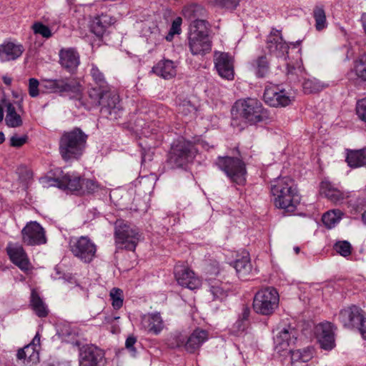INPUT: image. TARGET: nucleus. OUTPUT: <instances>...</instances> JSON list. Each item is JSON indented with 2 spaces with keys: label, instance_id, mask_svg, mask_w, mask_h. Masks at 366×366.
<instances>
[{
  "label": "nucleus",
  "instance_id": "nucleus-8",
  "mask_svg": "<svg viewBox=\"0 0 366 366\" xmlns=\"http://www.w3.org/2000/svg\"><path fill=\"white\" fill-rule=\"evenodd\" d=\"M215 164L232 182L239 185H244L246 183L247 167L242 159L229 156H219L217 158Z\"/></svg>",
  "mask_w": 366,
  "mask_h": 366
},
{
  "label": "nucleus",
  "instance_id": "nucleus-29",
  "mask_svg": "<svg viewBox=\"0 0 366 366\" xmlns=\"http://www.w3.org/2000/svg\"><path fill=\"white\" fill-rule=\"evenodd\" d=\"M29 307L39 318H45L49 314L48 306L44 302L39 292L36 288H31V290Z\"/></svg>",
  "mask_w": 366,
  "mask_h": 366
},
{
  "label": "nucleus",
  "instance_id": "nucleus-19",
  "mask_svg": "<svg viewBox=\"0 0 366 366\" xmlns=\"http://www.w3.org/2000/svg\"><path fill=\"white\" fill-rule=\"evenodd\" d=\"M365 315V312L360 307L352 305L340 311L338 319L344 327L355 329L362 321Z\"/></svg>",
  "mask_w": 366,
  "mask_h": 366
},
{
  "label": "nucleus",
  "instance_id": "nucleus-6",
  "mask_svg": "<svg viewBox=\"0 0 366 366\" xmlns=\"http://www.w3.org/2000/svg\"><path fill=\"white\" fill-rule=\"evenodd\" d=\"M197 153L194 143L184 138L178 139L171 145L167 163L172 169L184 168L193 163Z\"/></svg>",
  "mask_w": 366,
  "mask_h": 366
},
{
  "label": "nucleus",
  "instance_id": "nucleus-23",
  "mask_svg": "<svg viewBox=\"0 0 366 366\" xmlns=\"http://www.w3.org/2000/svg\"><path fill=\"white\" fill-rule=\"evenodd\" d=\"M317 338L320 347L331 350L335 345L333 325L330 322H324L317 327Z\"/></svg>",
  "mask_w": 366,
  "mask_h": 366
},
{
  "label": "nucleus",
  "instance_id": "nucleus-28",
  "mask_svg": "<svg viewBox=\"0 0 366 366\" xmlns=\"http://www.w3.org/2000/svg\"><path fill=\"white\" fill-rule=\"evenodd\" d=\"M115 23V19L107 14L95 16L90 23V31L97 37H102L107 29Z\"/></svg>",
  "mask_w": 366,
  "mask_h": 366
},
{
  "label": "nucleus",
  "instance_id": "nucleus-32",
  "mask_svg": "<svg viewBox=\"0 0 366 366\" xmlns=\"http://www.w3.org/2000/svg\"><path fill=\"white\" fill-rule=\"evenodd\" d=\"M152 72L164 79H170L176 76L177 69L174 61L162 59L152 67Z\"/></svg>",
  "mask_w": 366,
  "mask_h": 366
},
{
  "label": "nucleus",
  "instance_id": "nucleus-4",
  "mask_svg": "<svg viewBox=\"0 0 366 366\" xmlns=\"http://www.w3.org/2000/svg\"><path fill=\"white\" fill-rule=\"evenodd\" d=\"M88 139V135L80 128L64 131L59 142V151L65 162L77 160L83 155Z\"/></svg>",
  "mask_w": 366,
  "mask_h": 366
},
{
  "label": "nucleus",
  "instance_id": "nucleus-16",
  "mask_svg": "<svg viewBox=\"0 0 366 366\" xmlns=\"http://www.w3.org/2000/svg\"><path fill=\"white\" fill-rule=\"evenodd\" d=\"M266 49L271 55L282 57L288 53L290 49L283 39L281 30L272 28L266 39Z\"/></svg>",
  "mask_w": 366,
  "mask_h": 366
},
{
  "label": "nucleus",
  "instance_id": "nucleus-14",
  "mask_svg": "<svg viewBox=\"0 0 366 366\" xmlns=\"http://www.w3.org/2000/svg\"><path fill=\"white\" fill-rule=\"evenodd\" d=\"M105 362V352L98 346L86 344L79 348V366H104Z\"/></svg>",
  "mask_w": 366,
  "mask_h": 366
},
{
  "label": "nucleus",
  "instance_id": "nucleus-18",
  "mask_svg": "<svg viewBox=\"0 0 366 366\" xmlns=\"http://www.w3.org/2000/svg\"><path fill=\"white\" fill-rule=\"evenodd\" d=\"M214 66L222 78L227 80L234 79V59L229 54L226 52L215 53Z\"/></svg>",
  "mask_w": 366,
  "mask_h": 366
},
{
  "label": "nucleus",
  "instance_id": "nucleus-5",
  "mask_svg": "<svg viewBox=\"0 0 366 366\" xmlns=\"http://www.w3.org/2000/svg\"><path fill=\"white\" fill-rule=\"evenodd\" d=\"M89 97L95 106L101 107V112L107 118L118 119L122 113L119 96L109 88L101 90L91 88L88 91Z\"/></svg>",
  "mask_w": 366,
  "mask_h": 366
},
{
  "label": "nucleus",
  "instance_id": "nucleus-17",
  "mask_svg": "<svg viewBox=\"0 0 366 366\" xmlns=\"http://www.w3.org/2000/svg\"><path fill=\"white\" fill-rule=\"evenodd\" d=\"M298 336V330L291 325L282 328L274 338L275 350L278 352L288 350L291 345L295 343Z\"/></svg>",
  "mask_w": 366,
  "mask_h": 366
},
{
  "label": "nucleus",
  "instance_id": "nucleus-43",
  "mask_svg": "<svg viewBox=\"0 0 366 366\" xmlns=\"http://www.w3.org/2000/svg\"><path fill=\"white\" fill-rule=\"evenodd\" d=\"M109 297L113 308L116 310H119L124 302L123 291L121 289L114 287L109 292Z\"/></svg>",
  "mask_w": 366,
  "mask_h": 366
},
{
  "label": "nucleus",
  "instance_id": "nucleus-52",
  "mask_svg": "<svg viewBox=\"0 0 366 366\" xmlns=\"http://www.w3.org/2000/svg\"><path fill=\"white\" fill-rule=\"evenodd\" d=\"M39 81L36 79L31 78L29 82V94L31 97H36L39 95Z\"/></svg>",
  "mask_w": 366,
  "mask_h": 366
},
{
  "label": "nucleus",
  "instance_id": "nucleus-22",
  "mask_svg": "<svg viewBox=\"0 0 366 366\" xmlns=\"http://www.w3.org/2000/svg\"><path fill=\"white\" fill-rule=\"evenodd\" d=\"M59 64L68 72L74 73L80 64V56L74 48H62L59 52Z\"/></svg>",
  "mask_w": 366,
  "mask_h": 366
},
{
  "label": "nucleus",
  "instance_id": "nucleus-9",
  "mask_svg": "<svg viewBox=\"0 0 366 366\" xmlns=\"http://www.w3.org/2000/svg\"><path fill=\"white\" fill-rule=\"evenodd\" d=\"M69 249L72 255L84 264H90L97 257V245L88 236L71 237Z\"/></svg>",
  "mask_w": 366,
  "mask_h": 366
},
{
  "label": "nucleus",
  "instance_id": "nucleus-30",
  "mask_svg": "<svg viewBox=\"0 0 366 366\" xmlns=\"http://www.w3.org/2000/svg\"><path fill=\"white\" fill-rule=\"evenodd\" d=\"M249 66L257 79L266 78L270 72V61L266 54L254 58L249 62Z\"/></svg>",
  "mask_w": 366,
  "mask_h": 366
},
{
  "label": "nucleus",
  "instance_id": "nucleus-50",
  "mask_svg": "<svg viewBox=\"0 0 366 366\" xmlns=\"http://www.w3.org/2000/svg\"><path fill=\"white\" fill-rule=\"evenodd\" d=\"M302 89L305 94L316 93L320 91V85L313 80H305L302 84Z\"/></svg>",
  "mask_w": 366,
  "mask_h": 366
},
{
  "label": "nucleus",
  "instance_id": "nucleus-44",
  "mask_svg": "<svg viewBox=\"0 0 366 366\" xmlns=\"http://www.w3.org/2000/svg\"><path fill=\"white\" fill-rule=\"evenodd\" d=\"M177 104V111L179 113L187 116L189 114L194 113L197 110L196 106L193 104L187 99L179 98Z\"/></svg>",
  "mask_w": 366,
  "mask_h": 366
},
{
  "label": "nucleus",
  "instance_id": "nucleus-55",
  "mask_svg": "<svg viewBox=\"0 0 366 366\" xmlns=\"http://www.w3.org/2000/svg\"><path fill=\"white\" fill-rule=\"evenodd\" d=\"M10 144L14 147H21L23 146V137H11L10 139Z\"/></svg>",
  "mask_w": 366,
  "mask_h": 366
},
{
  "label": "nucleus",
  "instance_id": "nucleus-63",
  "mask_svg": "<svg viewBox=\"0 0 366 366\" xmlns=\"http://www.w3.org/2000/svg\"><path fill=\"white\" fill-rule=\"evenodd\" d=\"M2 79L4 83L8 86H9L11 84L12 79L10 76H4Z\"/></svg>",
  "mask_w": 366,
  "mask_h": 366
},
{
  "label": "nucleus",
  "instance_id": "nucleus-12",
  "mask_svg": "<svg viewBox=\"0 0 366 366\" xmlns=\"http://www.w3.org/2000/svg\"><path fill=\"white\" fill-rule=\"evenodd\" d=\"M263 99L264 102L272 107H286L292 104L295 97L283 89L279 84L269 83L265 86Z\"/></svg>",
  "mask_w": 366,
  "mask_h": 366
},
{
  "label": "nucleus",
  "instance_id": "nucleus-38",
  "mask_svg": "<svg viewBox=\"0 0 366 366\" xmlns=\"http://www.w3.org/2000/svg\"><path fill=\"white\" fill-rule=\"evenodd\" d=\"M312 16L315 21V26L317 31H320L327 28V21L323 6H315L313 9Z\"/></svg>",
  "mask_w": 366,
  "mask_h": 366
},
{
  "label": "nucleus",
  "instance_id": "nucleus-33",
  "mask_svg": "<svg viewBox=\"0 0 366 366\" xmlns=\"http://www.w3.org/2000/svg\"><path fill=\"white\" fill-rule=\"evenodd\" d=\"M291 366H306L313 357V350L306 347L302 350H290Z\"/></svg>",
  "mask_w": 366,
  "mask_h": 366
},
{
  "label": "nucleus",
  "instance_id": "nucleus-57",
  "mask_svg": "<svg viewBox=\"0 0 366 366\" xmlns=\"http://www.w3.org/2000/svg\"><path fill=\"white\" fill-rule=\"evenodd\" d=\"M33 269V266L29 262V258L24 253V273H29Z\"/></svg>",
  "mask_w": 366,
  "mask_h": 366
},
{
  "label": "nucleus",
  "instance_id": "nucleus-53",
  "mask_svg": "<svg viewBox=\"0 0 366 366\" xmlns=\"http://www.w3.org/2000/svg\"><path fill=\"white\" fill-rule=\"evenodd\" d=\"M355 328L358 330L362 337L366 340V315L363 317L362 321L361 320Z\"/></svg>",
  "mask_w": 366,
  "mask_h": 366
},
{
  "label": "nucleus",
  "instance_id": "nucleus-2",
  "mask_svg": "<svg viewBox=\"0 0 366 366\" xmlns=\"http://www.w3.org/2000/svg\"><path fill=\"white\" fill-rule=\"evenodd\" d=\"M231 114L234 119H241L249 125L271 122L269 112L257 98H242L234 103Z\"/></svg>",
  "mask_w": 366,
  "mask_h": 366
},
{
  "label": "nucleus",
  "instance_id": "nucleus-36",
  "mask_svg": "<svg viewBox=\"0 0 366 366\" xmlns=\"http://www.w3.org/2000/svg\"><path fill=\"white\" fill-rule=\"evenodd\" d=\"M6 252L12 263L20 269H23V247L19 243L9 242L6 246Z\"/></svg>",
  "mask_w": 366,
  "mask_h": 366
},
{
  "label": "nucleus",
  "instance_id": "nucleus-39",
  "mask_svg": "<svg viewBox=\"0 0 366 366\" xmlns=\"http://www.w3.org/2000/svg\"><path fill=\"white\" fill-rule=\"evenodd\" d=\"M343 213L340 209H332L325 212L322 217L326 227L332 229L341 220Z\"/></svg>",
  "mask_w": 366,
  "mask_h": 366
},
{
  "label": "nucleus",
  "instance_id": "nucleus-62",
  "mask_svg": "<svg viewBox=\"0 0 366 366\" xmlns=\"http://www.w3.org/2000/svg\"><path fill=\"white\" fill-rule=\"evenodd\" d=\"M360 21L364 29V31L366 34V13L362 14Z\"/></svg>",
  "mask_w": 366,
  "mask_h": 366
},
{
  "label": "nucleus",
  "instance_id": "nucleus-60",
  "mask_svg": "<svg viewBox=\"0 0 366 366\" xmlns=\"http://www.w3.org/2000/svg\"><path fill=\"white\" fill-rule=\"evenodd\" d=\"M249 316V310L247 308H244L242 313V316L239 319L244 320L245 322H247Z\"/></svg>",
  "mask_w": 366,
  "mask_h": 366
},
{
  "label": "nucleus",
  "instance_id": "nucleus-25",
  "mask_svg": "<svg viewBox=\"0 0 366 366\" xmlns=\"http://www.w3.org/2000/svg\"><path fill=\"white\" fill-rule=\"evenodd\" d=\"M320 192L335 204L341 203L345 198L348 197L347 193L338 189L332 182L326 180L320 183Z\"/></svg>",
  "mask_w": 366,
  "mask_h": 366
},
{
  "label": "nucleus",
  "instance_id": "nucleus-58",
  "mask_svg": "<svg viewBox=\"0 0 366 366\" xmlns=\"http://www.w3.org/2000/svg\"><path fill=\"white\" fill-rule=\"evenodd\" d=\"M119 319V316L117 315H107L104 317L103 324H112L114 320Z\"/></svg>",
  "mask_w": 366,
  "mask_h": 366
},
{
  "label": "nucleus",
  "instance_id": "nucleus-7",
  "mask_svg": "<svg viewBox=\"0 0 366 366\" xmlns=\"http://www.w3.org/2000/svg\"><path fill=\"white\" fill-rule=\"evenodd\" d=\"M142 237L139 228L119 219L114 223V239L117 248L134 252Z\"/></svg>",
  "mask_w": 366,
  "mask_h": 366
},
{
  "label": "nucleus",
  "instance_id": "nucleus-64",
  "mask_svg": "<svg viewBox=\"0 0 366 366\" xmlns=\"http://www.w3.org/2000/svg\"><path fill=\"white\" fill-rule=\"evenodd\" d=\"M17 355V357H18L19 359H20V360L23 358V348H19V349L18 350V352H17V355Z\"/></svg>",
  "mask_w": 366,
  "mask_h": 366
},
{
  "label": "nucleus",
  "instance_id": "nucleus-49",
  "mask_svg": "<svg viewBox=\"0 0 366 366\" xmlns=\"http://www.w3.org/2000/svg\"><path fill=\"white\" fill-rule=\"evenodd\" d=\"M355 111L357 117L366 123V97L357 102Z\"/></svg>",
  "mask_w": 366,
  "mask_h": 366
},
{
  "label": "nucleus",
  "instance_id": "nucleus-24",
  "mask_svg": "<svg viewBox=\"0 0 366 366\" xmlns=\"http://www.w3.org/2000/svg\"><path fill=\"white\" fill-rule=\"evenodd\" d=\"M22 54L21 45L14 41L5 40L0 44V61H14Z\"/></svg>",
  "mask_w": 366,
  "mask_h": 366
},
{
  "label": "nucleus",
  "instance_id": "nucleus-20",
  "mask_svg": "<svg viewBox=\"0 0 366 366\" xmlns=\"http://www.w3.org/2000/svg\"><path fill=\"white\" fill-rule=\"evenodd\" d=\"M46 242L44 229L36 221H31L24 226V243L29 245H41Z\"/></svg>",
  "mask_w": 366,
  "mask_h": 366
},
{
  "label": "nucleus",
  "instance_id": "nucleus-40",
  "mask_svg": "<svg viewBox=\"0 0 366 366\" xmlns=\"http://www.w3.org/2000/svg\"><path fill=\"white\" fill-rule=\"evenodd\" d=\"M5 122L6 125L9 127H19L22 122L21 116L17 114L14 107L11 103L6 104Z\"/></svg>",
  "mask_w": 366,
  "mask_h": 366
},
{
  "label": "nucleus",
  "instance_id": "nucleus-26",
  "mask_svg": "<svg viewBox=\"0 0 366 366\" xmlns=\"http://www.w3.org/2000/svg\"><path fill=\"white\" fill-rule=\"evenodd\" d=\"M40 342V334L37 332L31 342L24 345V366H31L39 362Z\"/></svg>",
  "mask_w": 366,
  "mask_h": 366
},
{
  "label": "nucleus",
  "instance_id": "nucleus-46",
  "mask_svg": "<svg viewBox=\"0 0 366 366\" xmlns=\"http://www.w3.org/2000/svg\"><path fill=\"white\" fill-rule=\"evenodd\" d=\"M100 189V184L95 179H83L82 190L79 194H92L97 192Z\"/></svg>",
  "mask_w": 366,
  "mask_h": 366
},
{
  "label": "nucleus",
  "instance_id": "nucleus-54",
  "mask_svg": "<svg viewBox=\"0 0 366 366\" xmlns=\"http://www.w3.org/2000/svg\"><path fill=\"white\" fill-rule=\"evenodd\" d=\"M223 2H225L227 5H220L221 8H226L229 9H234L239 5V0H221Z\"/></svg>",
  "mask_w": 366,
  "mask_h": 366
},
{
  "label": "nucleus",
  "instance_id": "nucleus-48",
  "mask_svg": "<svg viewBox=\"0 0 366 366\" xmlns=\"http://www.w3.org/2000/svg\"><path fill=\"white\" fill-rule=\"evenodd\" d=\"M32 29L35 34H39L45 39H49L52 36V32L49 27L41 22H35L32 25Z\"/></svg>",
  "mask_w": 366,
  "mask_h": 366
},
{
  "label": "nucleus",
  "instance_id": "nucleus-1",
  "mask_svg": "<svg viewBox=\"0 0 366 366\" xmlns=\"http://www.w3.org/2000/svg\"><path fill=\"white\" fill-rule=\"evenodd\" d=\"M270 194L274 207L284 213H294L301 201V196L294 180L288 177L272 181Z\"/></svg>",
  "mask_w": 366,
  "mask_h": 366
},
{
  "label": "nucleus",
  "instance_id": "nucleus-47",
  "mask_svg": "<svg viewBox=\"0 0 366 366\" xmlns=\"http://www.w3.org/2000/svg\"><path fill=\"white\" fill-rule=\"evenodd\" d=\"M182 19L179 16L172 21L169 33L166 36V40L167 41H172L175 34H180L182 33Z\"/></svg>",
  "mask_w": 366,
  "mask_h": 366
},
{
  "label": "nucleus",
  "instance_id": "nucleus-59",
  "mask_svg": "<svg viewBox=\"0 0 366 366\" xmlns=\"http://www.w3.org/2000/svg\"><path fill=\"white\" fill-rule=\"evenodd\" d=\"M32 177H33V173L31 171H30V170L24 171V182L26 180H28L27 184H29L30 182V181L32 180Z\"/></svg>",
  "mask_w": 366,
  "mask_h": 366
},
{
  "label": "nucleus",
  "instance_id": "nucleus-51",
  "mask_svg": "<svg viewBox=\"0 0 366 366\" xmlns=\"http://www.w3.org/2000/svg\"><path fill=\"white\" fill-rule=\"evenodd\" d=\"M137 342V339L134 335L128 336L125 341V347L133 357L136 356L137 352L136 347H134Z\"/></svg>",
  "mask_w": 366,
  "mask_h": 366
},
{
  "label": "nucleus",
  "instance_id": "nucleus-3",
  "mask_svg": "<svg viewBox=\"0 0 366 366\" xmlns=\"http://www.w3.org/2000/svg\"><path fill=\"white\" fill-rule=\"evenodd\" d=\"M210 27V24L204 19H196L191 22L187 36V46L193 56H204L212 51Z\"/></svg>",
  "mask_w": 366,
  "mask_h": 366
},
{
  "label": "nucleus",
  "instance_id": "nucleus-61",
  "mask_svg": "<svg viewBox=\"0 0 366 366\" xmlns=\"http://www.w3.org/2000/svg\"><path fill=\"white\" fill-rule=\"evenodd\" d=\"M207 2L213 6H217L220 7V5H225V2L222 1L221 0H207ZM227 4H226L227 5Z\"/></svg>",
  "mask_w": 366,
  "mask_h": 366
},
{
  "label": "nucleus",
  "instance_id": "nucleus-37",
  "mask_svg": "<svg viewBox=\"0 0 366 366\" xmlns=\"http://www.w3.org/2000/svg\"><path fill=\"white\" fill-rule=\"evenodd\" d=\"M205 13L203 6L197 4H190L184 6L182 14L184 18L191 20L192 22L196 19H199Z\"/></svg>",
  "mask_w": 366,
  "mask_h": 366
},
{
  "label": "nucleus",
  "instance_id": "nucleus-45",
  "mask_svg": "<svg viewBox=\"0 0 366 366\" xmlns=\"http://www.w3.org/2000/svg\"><path fill=\"white\" fill-rule=\"evenodd\" d=\"M334 250L340 255L347 257L352 254V245L346 240L337 241L333 245Z\"/></svg>",
  "mask_w": 366,
  "mask_h": 366
},
{
  "label": "nucleus",
  "instance_id": "nucleus-56",
  "mask_svg": "<svg viewBox=\"0 0 366 366\" xmlns=\"http://www.w3.org/2000/svg\"><path fill=\"white\" fill-rule=\"evenodd\" d=\"M247 326V322H245L244 320H237V322L234 324V327H236L237 330L240 332H243L245 330Z\"/></svg>",
  "mask_w": 366,
  "mask_h": 366
},
{
  "label": "nucleus",
  "instance_id": "nucleus-42",
  "mask_svg": "<svg viewBox=\"0 0 366 366\" xmlns=\"http://www.w3.org/2000/svg\"><path fill=\"white\" fill-rule=\"evenodd\" d=\"M353 71L358 79L366 81V54L360 55L354 61Z\"/></svg>",
  "mask_w": 366,
  "mask_h": 366
},
{
  "label": "nucleus",
  "instance_id": "nucleus-21",
  "mask_svg": "<svg viewBox=\"0 0 366 366\" xmlns=\"http://www.w3.org/2000/svg\"><path fill=\"white\" fill-rule=\"evenodd\" d=\"M141 327L149 334L159 335L164 327V320L159 312H149L141 317Z\"/></svg>",
  "mask_w": 366,
  "mask_h": 366
},
{
  "label": "nucleus",
  "instance_id": "nucleus-35",
  "mask_svg": "<svg viewBox=\"0 0 366 366\" xmlns=\"http://www.w3.org/2000/svg\"><path fill=\"white\" fill-rule=\"evenodd\" d=\"M346 162L352 168L361 167L366 165V147L357 150H348Z\"/></svg>",
  "mask_w": 366,
  "mask_h": 366
},
{
  "label": "nucleus",
  "instance_id": "nucleus-31",
  "mask_svg": "<svg viewBox=\"0 0 366 366\" xmlns=\"http://www.w3.org/2000/svg\"><path fill=\"white\" fill-rule=\"evenodd\" d=\"M209 291L212 295L213 300L222 301L225 300L231 292V285L218 280H209Z\"/></svg>",
  "mask_w": 366,
  "mask_h": 366
},
{
  "label": "nucleus",
  "instance_id": "nucleus-13",
  "mask_svg": "<svg viewBox=\"0 0 366 366\" xmlns=\"http://www.w3.org/2000/svg\"><path fill=\"white\" fill-rule=\"evenodd\" d=\"M208 340V332L202 329H195L188 337L179 333L174 335L175 346L172 347H183L190 354L196 352Z\"/></svg>",
  "mask_w": 366,
  "mask_h": 366
},
{
  "label": "nucleus",
  "instance_id": "nucleus-11",
  "mask_svg": "<svg viewBox=\"0 0 366 366\" xmlns=\"http://www.w3.org/2000/svg\"><path fill=\"white\" fill-rule=\"evenodd\" d=\"M44 86L49 92L57 93L60 95H70L71 97H79L81 93V86L75 79L69 78L48 79L43 81Z\"/></svg>",
  "mask_w": 366,
  "mask_h": 366
},
{
  "label": "nucleus",
  "instance_id": "nucleus-10",
  "mask_svg": "<svg viewBox=\"0 0 366 366\" xmlns=\"http://www.w3.org/2000/svg\"><path fill=\"white\" fill-rule=\"evenodd\" d=\"M280 296L277 290L268 287L258 291L253 299L254 311L262 315H270L278 307Z\"/></svg>",
  "mask_w": 366,
  "mask_h": 366
},
{
  "label": "nucleus",
  "instance_id": "nucleus-15",
  "mask_svg": "<svg viewBox=\"0 0 366 366\" xmlns=\"http://www.w3.org/2000/svg\"><path fill=\"white\" fill-rule=\"evenodd\" d=\"M174 274L176 281L182 287L193 290L201 286V281L199 277L187 265H175Z\"/></svg>",
  "mask_w": 366,
  "mask_h": 366
},
{
  "label": "nucleus",
  "instance_id": "nucleus-34",
  "mask_svg": "<svg viewBox=\"0 0 366 366\" xmlns=\"http://www.w3.org/2000/svg\"><path fill=\"white\" fill-rule=\"evenodd\" d=\"M233 267L236 270L238 277L242 280H248V276L252 272V264L249 254L237 259L233 262Z\"/></svg>",
  "mask_w": 366,
  "mask_h": 366
},
{
  "label": "nucleus",
  "instance_id": "nucleus-41",
  "mask_svg": "<svg viewBox=\"0 0 366 366\" xmlns=\"http://www.w3.org/2000/svg\"><path fill=\"white\" fill-rule=\"evenodd\" d=\"M90 75L94 82L99 86L96 87L97 89L103 90L109 88L104 73L95 64L92 65Z\"/></svg>",
  "mask_w": 366,
  "mask_h": 366
},
{
  "label": "nucleus",
  "instance_id": "nucleus-27",
  "mask_svg": "<svg viewBox=\"0 0 366 366\" xmlns=\"http://www.w3.org/2000/svg\"><path fill=\"white\" fill-rule=\"evenodd\" d=\"M82 180L80 177L74 174H66L61 178L54 179L56 184L59 188L69 190L72 192H76L79 194L82 190Z\"/></svg>",
  "mask_w": 366,
  "mask_h": 366
}]
</instances>
